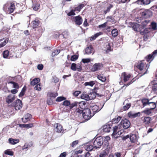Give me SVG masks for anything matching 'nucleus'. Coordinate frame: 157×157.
I'll list each match as a JSON object with an SVG mask.
<instances>
[{
    "label": "nucleus",
    "mask_w": 157,
    "mask_h": 157,
    "mask_svg": "<svg viewBox=\"0 0 157 157\" xmlns=\"http://www.w3.org/2000/svg\"><path fill=\"white\" fill-rule=\"evenodd\" d=\"M148 105L150 107V109H153L156 107V103L154 102H150L148 104Z\"/></svg>",
    "instance_id": "31"
},
{
    "label": "nucleus",
    "mask_w": 157,
    "mask_h": 157,
    "mask_svg": "<svg viewBox=\"0 0 157 157\" xmlns=\"http://www.w3.org/2000/svg\"><path fill=\"white\" fill-rule=\"evenodd\" d=\"M82 19L80 16H78L75 17V21L76 25H80L82 23Z\"/></svg>",
    "instance_id": "16"
},
{
    "label": "nucleus",
    "mask_w": 157,
    "mask_h": 157,
    "mask_svg": "<svg viewBox=\"0 0 157 157\" xmlns=\"http://www.w3.org/2000/svg\"><path fill=\"white\" fill-rule=\"evenodd\" d=\"M82 61L84 63H87L90 61V59L89 58L83 59Z\"/></svg>",
    "instance_id": "54"
},
{
    "label": "nucleus",
    "mask_w": 157,
    "mask_h": 157,
    "mask_svg": "<svg viewBox=\"0 0 157 157\" xmlns=\"http://www.w3.org/2000/svg\"><path fill=\"white\" fill-rule=\"evenodd\" d=\"M15 99V95L13 94H10L8 96L6 99V101L8 104L12 102Z\"/></svg>",
    "instance_id": "12"
},
{
    "label": "nucleus",
    "mask_w": 157,
    "mask_h": 157,
    "mask_svg": "<svg viewBox=\"0 0 157 157\" xmlns=\"http://www.w3.org/2000/svg\"><path fill=\"white\" fill-rule=\"evenodd\" d=\"M150 21L149 20H145L143 21L141 24V27L142 28H144V29L145 27L149 23Z\"/></svg>",
    "instance_id": "24"
},
{
    "label": "nucleus",
    "mask_w": 157,
    "mask_h": 157,
    "mask_svg": "<svg viewBox=\"0 0 157 157\" xmlns=\"http://www.w3.org/2000/svg\"><path fill=\"white\" fill-rule=\"evenodd\" d=\"M93 50V48L92 46H90L86 48L85 50L86 54H90L92 52Z\"/></svg>",
    "instance_id": "22"
},
{
    "label": "nucleus",
    "mask_w": 157,
    "mask_h": 157,
    "mask_svg": "<svg viewBox=\"0 0 157 157\" xmlns=\"http://www.w3.org/2000/svg\"><path fill=\"white\" fill-rule=\"evenodd\" d=\"M32 7L33 10L35 11L37 10L39 8L40 3L39 0H33Z\"/></svg>",
    "instance_id": "11"
},
{
    "label": "nucleus",
    "mask_w": 157,
    "mask_h": 157,
    "mask_svg": "<svg viewBox=\"0 0 157 157\" xmlns=\"http://www.w3.org/2000/svg\"><path fill=\"white\" fill-rule=\"evenodd\" d=\"M131 123L129 121L125 119L122 120L119 124L113 128V132L112 135L114 138H117L124 132V129H127L130 126Z\"/></svg>",
    "instance_id": "1"
},
{
    "label": "nucleus",
    "mask_w": 157,
    "mask_h": 157,
    "mask_svg": "<svg viewBox=\"0 0 157 157\" xmlns=\"http://www.w3.org/2000/svg\"><path fill=\"white\" fill-rule=\"evenodd\" d=\"M81 93V92L79 91H76L73 93V95L75 97H77Z\"/></svg>",
    "instance_id": "59"
},
{
    "label": "nucleus",
    "mask_w": 157,
    "mask_h": 157,
    "mask_svg": "<svg viewBox=\"0 0 157 157\" xmlns=\"http://www.w3.org/2000/svg\"><path fill=\"white\" fill-rule=\"evenodd\" d=\"M5 154L10 155H13V152L10 150H6L5 151Z\"/></svg>",
    "instance_id": "44"
},
{
    "label": "nucleus",
    "mask_w": 157,
    "mask_h": 157,
    "mask_svg": "<svg viewBox=\"0 0 157 157\" xmlns=\"http://www.w3.org/2000/svg\"><path fill=\"white\" fill-rule=\"evenodd\" d=\"M60 52V50H54L52 53V56H55L56 55H58Z\"/></svg>",
    "instance_id": "45"
},
{
    "label": "nucleus",
    "mask_w": 157,
    "mask_h": 157,
    "mask_svg": "<svg viewBox=\"0 0 157 157\" xmlns=\"http://www.w3.org/2000/svg\"><path fill=\"white\" fill-rule=\"evenodd\" d=\"M8 42V40H6L3 41L0 43V48L4 46Z\"/></svg>",
    "instance_id": "46"
},
{
    "label": "nucleus",
    "mask_w": 157,
    "mask_h": 157,
    "mask_svg": "<svg viewBox=\"0 0 157 157\" xmlns=\"http://www.w3.org/2000/svg\"><path fill=\"white\" fill-rule=\"evenodd\" d=\"M151 2V0H137L136 2L139 5H146L149 4Z\"/></svg>",
    "instance_id": "14"
},
{
    "label": "nucleus",
    "mask_w": 157,
    "mask_h": 157,
    "mask_svg": "<svg viewBox=\"0 0 157 157\" xmlns=\"http://www.w3.org/2000/svg\"><path fill=\"white\" fill-rule=\"evenodd\" d=\"M40 81V79L39 78H34L31 82L30 84L31 86H34L38 83Z\"/></svg>",
    "instance_id": "26"
},
{
    "label": "nucleus",
    "mask_w": 157,
    "mask_h": 157,
    "mask_svg": "<svg viewBox=\"0 0 157 157\" xmlns=\"http://www.w3.org/2000/svg\"><path fill=\"white\" fill-rule=\"evenodd\" d=\"M16 110H18L21 109L22 104L21 101L19 99L17 100L16 101L13 103Z\"/></svg>",
    "instance_id": "7"
},
{
    "label": "nucleus",
    "mask_w": 157,
    "mask_h": 157,
    "mask_svg": "<svg viewBox=\"0 0 157 157\" xmlns=\"http://www.w3.org/2000/svg\"><path fill=\"white\" fill-rule=\"evenodd\" d=\"M75 111L76 113H78L81 114L82 113H83V111L82 110H80L78 108V109H75Z\"/></svg>",
    "instance_id": "61"
},
{
    "label": "nucleus",
    "mask_w": 157,
    "mask_h": 157,
    "mask_svg": "<svg viewBox=\"0 0 157 157\" xmlns=\"http://www.w3.org/2000/svg\"><path fill=\"white\" fill-rule=\"evenodd\" d=\"M47 103L49 105H51L53 104V101L51 98H50L47 100Z\"/></svg>",
    "instance_id": "62"
},
{
    "label": "nucleus",
    "mask_w": 157,
    "mask_h": 157,
    "mask_svg": "<svg viewBox=\"0 0 157 157\" xmlns=\"http://www.w3.org/2000/svg\"><path fill=\"white\" fill-rule=\"evenodd\" d=\"M94 115V113H92L90 111V109L89 108L84 109L82 113L83 118L86 121L89 120Z\"/></svg>",
    "instance_id": "3"
},
{
    "label": "nucleus",
    "mask_w": 157,
    "mask_h": 157,
    "mask_svg": "<svg viewBox=\"0 0 157 157\" xmlns=\"http://www.w3.org/2000/svg\"><path fill=\"white\" fill-rule=\"evenodd\" d=\"M98 78L102 82H104L105 81L106 79L105 77L103 75H98L97 76Z\"/></svg>",
    "instance_id": "29"
},
{
    "label": "nucleus",
    "mask_w": 157,
    "mask_h": 157,
    "mask_svg": "<svg viewBox=\"0 0 157 157\" xmlns=\"http://www.w3.org/2000/svg\"><path fill=\"white\" fill-rule=\"evenodd\" d=\"M22 125L23 126V127H25V128H31L33 126V125L32 124H22Z\"/></svg>",
    "instance_id": "50"
},
{
    "label": "nucleus",
    "mask_w": 157,
    "mask_h": 157,
    "mask_svg": "<svg viewBox=\"0 0 157 157\" xmlns=\"http://www.w3.org/2000/svg\"><path fill=\"white\" fill-rule=\"evenodd\" d=\"M54 130L58 133L61 132L62 130L63 127L60 124L56 123L54 125Z\"/></svg>",
    "instance_id": "13"
},
{
    "label": "nucleus",
    "mask_w": 157,
    "mask_h": 157,
    "mask_svg": "<svg viewBox=\"0 0 157 157\" xmlns=\"http://www.w3.org/2000/svg\"><path fill=\"white\" fill-rule=\"evenodd\" d=\"M129 138L132 143H135L137 141V138L136 135L135 134H132L129 136Z\"/></svg>",
    "instance_id": "21"
},
{
    "label": "nucleus",
    "mask_w": 157,
    "mask_h": 157,
    "mask_svg": "<svg viewBox=\"0 0 157 157\" xmlns=\"http://www.w3.org/2000/svg\"><path fill=\"white\" fill-rule=\"evenodd\" d=\"M78 140H76L73 141L71 144V146L73 147H74L75 146L76 144H78Z\"/></svg>",
    "instance_id": "60"
},
{
    "label": "nucleus",
    "mask_w": 157,
    "mask_h": 157,
    "mask_svg": "<svg viewBox=\"0 0 157 157\" xmlns=\"http://www.w3.org/2000/svg\"><path fill=\"white\" fill-rule=\"evenodd\" d=\"M121 119V117L120 116L116 117L113 119V122L114 123H117Z\"/></svg>",
    "instance_id": "38"
},
{
    "label": "nucleus",
    "mask_w": 157,
    "mask_h": 157,
    "mask_svg": "<svg viewBox=\"0 0 157 157\" xmlns=\"http://www.w3.org/2000/svg\"><path fill=\"white\" fill-rule=\"evenodd\" d=\"M142 113L148 115L151 113V109H147L142 111Z\"/></svg>",
    "instance_id": "34"
},
{
    "label": "nucleus",
    "mask_w": 157,
    "mask_h": 157,
    "mask_svg": "<svg viewBox=\"0 0 157 157\" xmlns=\"http://www.w3.org/2000/svg\"><path fill=\"white\" fill-rule=\"evenodd\" d=\"M94 145H87L85 147V149L88 151H90L93 149Z\"/></svg>",
    "instance_id": "35"
},
{
    "label": "nucleus",
    "mask_w": 157,
    "mask_h": 157,
    "mask_svg": "<svg viewBox=\"0 0 157 157\" xmlns=\"http://www.w3.org/2000/svg\"><path fill=\"white\" fill-rule=\"evenodd\" d=\"M66 99V98L63 97H58L56 99V101H61Z\"/></svg>",
    "instance_id": "49"
},
{
    "label": "nucleus",
    "mask_w": 157,
    "mask_h": 157,
    "mask_svg": "<svg viewBox=\"0 0 157 157\" xmlns=\"http://www.w3.org/2000/svg\"><path fill=\"white\" fill-rule=\"evenodd\" d=\"M157 55V49L154 51L152 54H149L146 58V59L148 62L150 63L153 59L154 57Z\"/></svg>",
    "instance_id": "10"
},
{
    "label": "nucleus",
    "mask_w": 157,
    "mask_h": 157,
    "mask_svg": "<svg viewBox=\"0 0 157 157\" xmlns=\"http://www.w3.org/2000/svg\"><path fill=\"white\" fill-rule=\"evenodd\" d=\"M58 95V93L56 92H50L48 94V97L51 98H55L57 97Z\"/></svg>",
    "instance_id": "25"
},
{
    "label": "nucleus",
    "mask_w": 157,
    "mask_h": 157,
    "mask_svg": "<svg viewBox=\"0 0 157 157\" xmlns=\"http://www.w3.org/2000/svg\"><path fill=\"white\" fill-rule=\"evenodd\" d=\"M31 116V114L27 113L23 117L21 118V119L23 122L26 123L30 120Z\"/></svg>",
    "instance_id": "18"
},
{
    "label": "nucleus",
    "mask_w": 157,
    "mask_h": 157,
    "mask_svg": "<svg viewBox=\"0 0 157 157\" xmlns=\"http://www.w3.org/2000/svg\"><path fill=\"white\" fill-rule=\"evenodd\" d=\"M26 90V88L25 86L22 89L21 92L20 93L19 95V96L20 97H21L23 96L25 93V92Z\"/></svg>",
    "instance_id": "36"
},
{
    "label": "nucleus",
    "mask_w": 157,
    "mask_h": 157,
    "mask_svg": "<svg viewBox=\"0 0 157 157\" xmlns=\"http://www.w3.org/2000/svg\"><path fill=\"white\" fill-rule=\"evenodd\" d=\"M145 65V64L144 63L141 61V63H140L137 66V67L140 70L142 71L144 69V66Z\"/></svg>",
    "instance_id": "28"
},
{
    "label": "nucleus",
    "mask_w": 157,
    "mask_h": 157,
    "mask_svg": "<svg viewBox=\"0 0 157 157\" xmlns=\"http://www.w3.org/2000/svg\"><path fill=\"white\" fill-rule=\"evenodd\" d=\"M140 113L138 112L136 113H134L131 112H129L128 113V116L129 117L132 118H135L138 117L140 116Z\"/></svg>",
    "instance_id": "17"
},
{
    "label": "nucleus",
    "mask_w": 157,
    "mask_h": 157,
    "mask_svg": "<svg viewBox=\"0 0 157 157\" xmlns=\"http://www.w3.org/2000/svg\"><path fill=\"white\" fill-rule=\"evenodd\" d=\"M35 89L38 91H40L41 90V88L40 84L36 85L35 87Z\"/></svg>",
    "instance_id": "57"
},
{
    "label": "nucleus",
    "mask_w": 157,
    "mask_h": 157,
    "mask_svg": "<svg viewBox=\"0 0 157 157\" xmlns=\"http://www.w3.org/2000/svg\"><path fill=\"white\" fill-rule=\"evenodd\" d=\"M92 94H83L81 96V98L82 99H84L87 101L91 100L94 99L95 98V96L93 95V97L92 96Z\"/></svg>",
    "instance_id": "9"
},
{
    "label": "nucleus",
    "mask_w": 157,
    "mask_h": 157,
    "mask_svg": "<svg viewBox=\"0 0 157 157\" xmlns=\"http://www.w3.org/2000/svg\"><path fill=\"white\" fill-rule=\"evenodd\" d=\"M112 125L110 124H107L104 125L103 127V130L104 132H110L111 129Z\"/></svg>",
    "instance_id": "20"
},
{
    "label": "nucleus",
    "mask_w": 157,
    "mask_h": 157,
    "mask_svg": "<svg viewBox=\"0 0 157 157\" xmlns=\"http://www.w3.org/2000/svg\"><path fill=\"white\" fill-rule=\"evenodd\" d=\"M78 58V56L76 55H74L71 56L70 60L71 61H75Z\"/></svg>",
    "instance_id": "47"
},
{
    "label": "nucleus",
    "mask_w": 157,
    "mask_h": 157,
    "mask_svg": "<svg viewBox=\"0 0 157 157\" xmlns=\"http://www.w3.org/2000/svg\"><path fill=\"white\" fill-rule=\"evenodd\" d=\"M43 67V66L42 64H39L37 66V68L38 70H42Z\"/></svg>",
    "instance_id": "63"
},
{
    "label": "nucleus",
    "mask_w": 157,
    "mask_h": 157,
    "mask_svg": "<svg viewBox=\"0 0 157 157\" xmlns=\"http://www.w3.org/2000/svg\"><path fill=\"white\" fill-rule=\"evenodd\" d=\"M107 23V21L101 25H99L98 26L99 28H104L106 26Z\"/></svg>",
    "instance_id": "55"
},
{
    "label": "nucleus",
    "mask_w": 157,
    "mask_h": 157,
    "mask_svg": "<svg viewBox=\"0 0 157 157\" xmlns=\"http://www.w3.org/2000/svg\"><path fill=\"white\" fill-rule=\"evenodd\" d=\"M9 83H11L13 85V88L16 89H18L19 88V86L17 83L13 81H11Z\"/></svg>",
    "instance_id": "43"
},
{
    "label": "nucleus",
    "mask_w": 157,
    "mask_h": 157,
    "mask_svg": "<svg viewBox=\"0 0 157 157\" xmlns=\"http://www.w3.org/2000/svg\"><path fill=\"white\" fill-rule=\"evenodd\" d=\"M79 106L80 108L82 109H84L85 108V105H86V102L84 101H82L79 103Z\"/></svg>",
    "instance_id": "39"
},
{
    "label": "nucleus",
    "mask_w": 157,
    "mask_h": 157,
    "mask_svg": "<svg viewBox=\"0 0 157 157\" xmlns=\"http://www.w3.org/2000/svg\"><path fill=\"white\" fill-rule=\"evenodd\" d=\"M142 17L145 19L150 18L152 15V12L149 9H146L140 13Z\"/></svg>",
    "instance_id": "5"
},
{
    "label": "nucleus",
    "mask_w": 157,
    "mask_h": 157,
    "mask_svg": "<svg viewBox=\"0 0 157 157\" xmlns=\"http://www.w3.org/2000/svg\"><path fill=\"white\" fill-rule=\"evenodd\" d=\"M8 141L11 144L14 145L18 143L19 142V140L18 139H13L10 138L9 139Z\"/></svg>",
    "instance_id": "23"
},
{
    "label": "nucleus",
    "mask_w": 157,
    "mask_h": 157,
    "mask_svg": "<svg viewBox=\"0 0 157 157\" xmlns=\"http://www.w3.org/2000/svg\"><path fill=\"white\" fill-rule=\"evenodd\" d=\"M130 27L135 31L140 32V33L144 35V34L148 33L147 29H144V28L141 27L140 25L137 23H131L130 24Z\"/></svg>",
    "instance_id": "2"
},
{
    "label": "nucleus",
    "mask_w": 157,
    "mask_h": 157,
    "mask_svg": "<svg viewBox=\"0 0 157 157\" xmlns=\"http://www.w3.org/2000/svg\"><path fill=\"white\" fill-rule=\"evenodd\" d=\"M118 32L116 29L113 30L111 32V33L112 36L114 37H115L118 35Z\"/></svg>",
    "instance_id": "37"
},
{
    "label": "nucleus",
    "mask_w": 157,
    "mask_h": 157,
    "mask_svg": "<svg viewBox=\"0 0 157 157\" xmlns=\"http://www.w3.org/2000/svg\"><path fill=\"white\" fill-rule=\"evenodd\" d=\"M3 57L5 58H7L9 55V52L8 50H5L3 52Z\"/></svg>",
    "instance_id": "40"
},
{
    "label": "nucleus",
    "mask_w": 157,
    "mask_h": 157,
    "mask_svg": "<svg viewBox=\"0 0 157 157\" xmlns=\"http://www.w3.org/2000/svg\"><path fill=\"white\" fill-rule=\"evenodd\" d=\"M33 26V28L36 27L39 24V21L37 20H36L32 23Z\"/></svg>",
    "instance_id": "32"
},
{
    "label": "nucleus",
    "mask_w": 157,
    "mask_h": 157,
    "mask_svg": "<svg viewBox=\"0 0 157 157\" xmlns=\"http://www.w3.org/2000/svg\"><path fill=\"white\" fill-rule=\"evenodd\" d=\"M63 105L65 106H67L70 105V102L68 100H65L63 101Z\"/></svg>",
    "instance_id": "56"
},
{
    "label": "nucleus",
    "mask_w": 157,
    "mask_h": 157,
    "mask_svg": "<svg viewBox=\"0 0 157 157\" xmlns=\"http://www.w3.org/2000/svg\"><path fill=\"white\" fill-rule=\"evenodd\" d=\"M7 6H9L8 8V11L9 13H13L15 8V6L14 4L12 3H7L4 6V8H6Z\"/></svg>",
    "instance_id": "8"
},
{
    "label": "nucleus",
    "mask_w": 157,
    "mask_h": 157,
    "mask_svg": "<svg viewBox=\"0 0 157 157\" xmlns=\"http://www.w3.org/2000/svg\"><path fill=\"white\" fill-rule=\"evenodd\" d=\"M107 21H110L111 22H114V18L111 16H108V17H107Z\"/></svg>",
    "instance_id": "52"
},
{
    "label": "nucleus",
    "mask_w": 157,
    "mask_h": 157,
    "mask_svg": "<svg viewBox=\"0 0 157 157\" xmlns=\"http://www.w3.org/2000/svg\"><path fill=\"white\" fill-rule=\"evenodd\" d=\"M103 142V138L101 137H97L94 141V148L97 149L100 148Z\"/></svg>",
    "instance_id": "4"
},
{
    "label": "nucleus",
    "mask_w": 157,
    "mask_h": 157,
    "mask_svg": "<svg viewBox=\"0 0 157 157\" xmlns=\"http://www.w3.org/2000/svg\"><path fill=\"white\" fill-rule=\"evenodd\" d=\"M71 69L74 71H75L76 70V64L75 63H72Z\"/></svg>",
    "instance_id": "53"
},
{
    "label": "nucleus",
    "mask_w": 157,
    "mask_h": 157,
    "mask_svg": "<svg viewBox=\"0 0 157 157\" xmlns=\"http://www.w3.org/2000/svg\"><path fill=\"white\" fill-rule=\"evenodd\" d=\"M78 103L77 101H75L72 103L70 105L69 107L70 109H71L73 108L74 107L77 106Z\"/></svg>",
    "instance_id": "48"
},
{
    "label": "nucleus",
    "mask_w": 157,
    "mask_h": 157,
    "mask_svg": "<svg viewBox=\"0 0 157 157\" xmlns=\"http://www.w3.org/2000/svg\"><path fill=\"white\" fill-rule=\"evenodd\" d=\"M151 118L150 117H145L144 119V123L145 124H148L150 122Z\"/></svg>",
    "instance_id": "30"
},
{
    "label": "nucleus",
    "mask_w": 157,
    "mask_h": 157,
    "mask_svg": "<svg viewBox=\"0 0 157 157\" xmlns=\"http://www.w3.org/2000/svg\"><path fill=\"white\" fill-rule=\"evenodd\" d=\"M101 108L100 109L98 106L97 105H94L93 106H91L90 107V111L91 110L93 112L92 113H94V114L97 113L101 109Z\"/></svg>",
    "instance_id": "15"
},
{
    "label": "nucleus",
    "mask_w": 157,
    "mask_h": 157,
    "mask_svg": "<svg viewBox=\"0 0 157 157\" xmlns=\"http://www.w3.org/2000/svg\"><path fill=\"white\" fill-rule=\"evenodd\" d=\"M141 102L143 104V107H144L147 105H148V104L150 102H149V100L147 98H144L142 99L141 100Z\"/></svg>",
    "instance_id": "27"
},
{
    "label": "nucleus",
    "mask_w": 157,
    "mask_h": 157,
    "mask_svg": "<svg viewBox=\"0 0 157 157\" xmlns=\"http://www.w3.org/2000/svg\"><path fill=\"white\" fill-rule=\"evenodd\" d=\"M103 66V64L101 63H95L92 66L90 70L92 72H94L100 70Z\"/></svg>",
    "instance_id": "6"
},
{
    "label": "nucleus",
    "mask_w": 157,
    "mask_h": 157,
    "mask_svg": "<svg viewBox=\"0 0 157 157\" xmlns=\"http://www.w3.org/2000/svg\"><path fill=\"white\" fill-rule=\"evenodd\" d=\"M113 7V6L111 5H110L109 6H108L107 8V9L106 10H104V13L105 14L107 12H108L109 11L110 9L112 8Z\"/></svg>",
    "instance_id": "51"
},
{
    "label": "nucleus",
    "mask_w": 157,
    "mask_h": 157,
    "mask_svg": "<svg viewBox=\"0 0 157 157\" xmlns=\"http://www.w3.org/2000/svg\"><path fill=\"white\" fill-rule=\"evenodd\" d=\"M111 45L110 43H108L106 44V52H109L112 51L113 49V48H111Z\"/></svg>",
    "instance_id": "33"
},
{
    "label": "nucleus",
    "mask_w": 157,
    "mask_h": 157,
    "mask_svg": "<svg viewBox=\"0 0 157 157\" xmlns=\"http://www.w3.org/2000/svg\"><path fill=\"white\" fill-rule=\"evenodd\" d=\"M95 84V82L94 81H91L90 82H86L84 84L85 86H92Z\"/></svg>",
    "instance_id": "41"
},
{
    "label": "nucleus",
    "mask_w": 157,
    "mask_h": 157,
    "mask_svg": "<svg viewBox=\"0 0 157 157\" xmlns=\"http://www.w3.org/2000/svg\"><path fill=\"white\" fill-rule=\"evenodd\" d=\"M107 155V153L106 152H104L101 153L100 155V157H104Z\"/></svg>",
    "instance_id": "64"
},
{
    "label": "nucleus",
    "mask_w": 157,
    "mask_h": 157,
    "mask_svg": "<svg viewBox=\"0 0 157 157\" xmlns=\"http://www.w3.org/2000/svg\"><path fill=\"white\" fill-rule=\"evenodd\" d=\"M131 103H126V105L123 107L124 110H128V109L131 107Z\"/></svg>",
    "instance_id": "42"
},
{
    "label": "nucleus",
    "mask_w": 157,
    "mask_h": 157,
    "mask_svg": "<svg viewBox=\"0 0 157 157\" xmlns=\"http://www.w3.org/2000/svg\"><path fill=\"white\" fill-rule=\"evenodd\" d=\"M75 11V10H72L70 12L68 13L67 15L69 16H72V15H75V13L74 12Z\"/></svg>",
    "instance_id": "58"
},
{
    "label": "nucleus",
    "mask_w": 157,
    "mask_h": 157,
    "mask_svg": "<svg viewBox=\"0 0 157 157\" xmlns=\"http://www.w3.org/2000/svg\"><path fill=\"white\" fill-rule=\"evenodd\" d=\"M122 76L125 82L128 81L131 76L130 74H128L125 72L123 73L122 74Z\"/></svg>",
    "instance_id": "19"
}]
</instances>
